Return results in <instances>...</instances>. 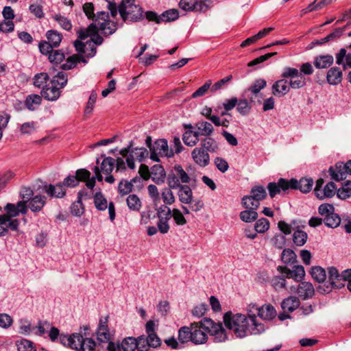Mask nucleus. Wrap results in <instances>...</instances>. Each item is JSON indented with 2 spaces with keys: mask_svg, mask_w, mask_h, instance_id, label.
<instances>
[{
  "mask_svg": "<svg viewBox=\"0 0 351 351\" xmlns=\"http://www.w3.org/2000/svg\"><path fill=\"white\" fill-rule=\"evenodd\" d=\"M48 58L51 62L59 64L64 59V54L60 50L53 49L49 53Z\"/></svg>",
  "mask_w": 351,
  "mask_h": 351,
  "instance_id": "63",
  "label": "nucleus"
},
{
  "mask_svg": "<svg viewBox=\"0 0 351 351\" xmlns=\"http://www.w3.org/2000/svg\"><path fill=\"white\" fill-rule=\"evenodd\" d=\"M47 42L50 43L53 47L59 46L62 41V36L56 30H49L46 34Z\"/></svg>",
  "mask_w": 351,
  "mask_h": 351,
  "instance_id": "41",
  "label": "nucleus"
},
{
  "mask_svg": "<svg viewBox=\"0 0 351 351\" xmlns=\"http://www.w3.org/2000/svg\"><path fill=\"white\" fill-rule=\"evenodd\" d=\"M208 152H215L218 149V146L213 138L208 137L201 140L200 146Z\"/></svg>",
  "mask_w": 351,
  "mask_h": 351,
  "instance_id": "42",
  "label": "nucleus"
},
{
  "mask_svg": "<svg viewBox=\"0 0 351 351\" xmlns=\"http://www.w3.org/2000/svg\"><path fill=\"white\" fill-rule=\"evenodd\" d=\"M343 79V73L339 67H331L326 75L327 82L331 85H337L340 84Z\"/></svg>",
  "mask_w": 351,
  "mask_h": 351,
  "instance_id": "29",
  "label": "nucleus"
},
{
  "mask_svg": "<svg viewBox=\"0 0 351 351\" xmlns=\"http://www.w3.org/2000/svg\"><path fill=\"white\" fill-rule=\"evenodd\" d=\"M172 189L169 188H165L161 193L162 199L164 202V204L167 205H171L173 204L176 201V197L173 195V193L171 191Z\"/></svg>",
  "mask_w": 351,
  "mask_h": 351,
  "instance_id": "51",
  "label": "nucleus"
},
{
  "mask_svg": "<svg viewBox=\"0 0 351 351\" xmlns=\"http://www.w3.org/2000/svg\"><path fill=\"white\" fill-rule=\"evenodd\" d=\"M311 274L312 278L318 282H324L326 278L325 270L319 266L312 267Z\"/></svg>",
  "mask_w": 351,
  "mask_h": 351,
  "instance_id": "49",
  "label": "nucleus"
},
{
  "mask_svg": "<svg viewBox=\"0 0 351 351\" xmlns=\"http://www.w3.org/2000/svg\"><path fill=\"white\" fill-rule=\"evenodd\" d=\"M289 185H293L294 187H290V189H299L304 193L311 191L313 185V180L311 178H302L299 181L292 178L289 180Z\"/></svg>",
  "mask_w": 351,
  "mask_h": 351,
  "instance_id": "21",
  "label": "nucleus"
},
{
  "mask_svg": "<svg viewBox=\"0 0 351 351\" xmlns=\"http://www.w3.org/2000/svg\"><path fill=\"white\" fill-rule=\"evenodd\" d=\"M297 293L303 300L311 298L315 293V289L313 285L308 282H302L299 284Z\"/></svg>",
  "mask_w": 351,
  "mask_h": 351,
  "instance_id": "26",
  "label": "nucleus"
},
{
  "mask_svg": "<svg viewBox=\"0 0 351 351\" xmlns=\"http://www.w3.org/2000/svg\"><path fill=\"white\" fill-rule=\"evenodd\" d=\"M136 340L137 344L136 349L138 351H149L151 346H149L148 340L145 335L138 337V338H136Z\"/></svg>",
  "mask_w": 351,
  "mask_h": 351,
  "instance_id": "55",
  "label": "nucleus"
},
{
  "mask_svg": "<svg viewBox=\"0 0 351 351\" xmlns=\"http://www.w3.org/2000/svg\"><path fill=\"white\" fill-rule=\"evenodd\" d=\"M132 188L133 184L132 182L122 180L119 184L118 191L121 195H125L130 193L132 191Z\"/></svg>",
  "mask_w": 351,
  "mask_h": 351,
  "instance_id": "61",
  "label": "nucleus"
},
{
  "mask_svg": "<svg viewBox=\"0 0 351 351\" xmlns=\"http://www.w3.org/2000/svg\"><path fill=\"white\" fill-rule=\"evenodd\" d=\"M211 1L208 0H180V8L184 11L205 12L210 7Z\"/></svg>",
  "mask_w": 351,
  "mask_h": 351,
  "instance_id": "12",
  "label": "nucleus"
},
{
  "mask_svg": "<svg viewBox=\"0 0 351 351\" xmlns=\"http://www.w3.org/2000/svg\"><path fill=\"white\" fill-rule=\"evenodd\" d=\"M269 228V222L265 218L258 219L255 225L254 228L256 232L263 233L266 232Z\"/></svg>",
  "mask_w": 351,
  "mask_h": 351,
  "instance_id": "60",
  "label": "nucleus"
},
{
  "mask_svg": "<svg viewBox=\"0 0 351 351\" xmlns=\"http://www.w3.org/2000/svg\"><path fill=\"white\" fill-rule=\"evenodd\" d=\"M75 176L78 182L82 181L86 182V186L90 189H93L95 185V178L90 176V172L86 169H80L76 171Z\"/></svg>",
  "mask_w": 351,
  "mask_h": 351,
  "instance_id": "28",
  "label": "nucleus"
},
{
  "mask_svg": "<svg viewBox=\"0 0 351 351\" xmlns=\"http://www.w3.org/2000/svg\"><path fill=\"white\" fill-rule=\"evenodd\" d=\"M208 153L209 152L206 150L198 147H195L191 152V156L195 163L202 167H205L210 163V156Z\"/></svg>",
  "mask_w": 351,
  "mask_h": 351,
  "instance_id": "20",
  "label": "nucleus"
},
{
  "mask_svg": "<svg viewBox=\"0 0 351 351\" xmlns=\"http://www.w3.org/2000/svg\"><path fill=\"white\" fill-rule=\"evenodd\" d=\"M195 128L197 129L199 135L204 136H209L214 132L212 123L208 121H199L195 124Z\"/></svg>",
  "mask_w": 351,
  "mask_h": 351,
  "instance_id": "37",
  "label": "nucleus"
},
{
  "mask_svg": "<svg viewBox=\"0 0 351 351\" xmlns=\"http://www.w3.org/2000/svg\"><path fill=\"white\" fill-rule=\"evenodd\" d=\"M334 62V58L332 56L327 55H319L315 58L314 65L317 69H326L330 67Z\"/></svg>",
  "mask_w": 351,
  "mask_h": 351,
  "instance_id": "33",
  "label": "nucleus"
},
{
  "mask_svg": "<svg viewBox=\"0 0 351 351\" xmlns=\"http://www.w3.org/2000/svg\"><path fill=\"white\" fill-rule=\"evenodd\" d=\"M6 214L0 215V225H5L9 221V218L19 215V208L13 204H7L5 206Z\"/></svg>",
  "mask_w": 351,
  "mask_h": 351,
  "instance_id": "34",
  "label": "nucleus"
},
{
  "mask_svg": "<svg viewBox=\"0 0 351 351\" xmlns=\"http://www.w3.org/2000/svg\"><path fill=\"white\" fill-rule=\"evenodd\" d=\"M179 13L177 9H170L164 12L161 15L162 22H171L178 19Z\"/></svg>",
  "mask_w": 351,
  "mask_h": 351,
  "instance_id": "50",
  "label": "nucleus"
},
{
  "mask_svg": "<svg viewBox=\"0 0 351 351\" xmlns=\"http://www.w3.org/2000/svg\"><path fill=\"white\" fill-rule=\"evenodd\" d=\"M36 128V123L34 121L25 122L20 126L21 134H31Z\"/></svg>",
  "mask_w": 351,
  "mask_h": 351,
  "instance_id": "59",
  "label": "nucleus"
},
{
  "mask_svg": "<svg viewBox=\"0 0 351 351\" xmlns=\"http://www.w3.org/2000/svg\"><path fill=\"white\" fill-rule=\"evenodd\" d=\"M49 76L46 73H40L34 77V85L38 88L43 87L46 85Z\"/></svg>",
  "mask_w": 351,
  "mask_h": 351,
  "instance_id": "56",
  "label": "nucleus"
},
{
  "mask_svg": "<svg viewBox=\"0 0 351 351\" xmlns=\"http://www.w3.org/2000/svg\"><path fill=\"white\" fill-rule=\"evenodd\" d=\"M203 329L215 337L217 342H223L227 339L226 330L223 328L221 323H215L212 319L204 318L202 320Z\"/></svg>",
  "mask_w": 351,
  "mask_h": 351,
  "instance_id": "7",
  "label": "nucleus"
},
{
  "mask_svg": "<svg viewBox=\"0 0 351 351\" xmlns=\"http://www.w3.org/2000/svg\"><path fill=\"white\" fill-rule=\"evenodd\" d=\"M308 239V234L306 232L302 230H295L293 234V241L297 246L304 245Z\"/></svg>",
  "mask_w": 351,
  "mask_h": 351,
  "instance_id": "45",
  "label": "nucleus"
},
{
  "mask_svg": "<svg viewBox=\"0 0 351 351\" xmlns=\"http://www.w3.org/2000/svg\"><path fill=\"white\" fill-rule=\"evenodd\" d=\"M51 81H54L55 85L61 90L67 84V75L63 72H59Z\"/></svg>",
  "mask_w": 351,
  "mask_h": 351,
  "instance_id": "54",
  "label": "nucleus"
},
{
  "mask_svg": "<svg viewBox=\"0 0 351 351\" xmlns=\"http://www.w3.org/2000/svg\"><path fill=\"white\" fill-rule=\"evenodd\" d=\"M157 217L158 219H170L172 215V210L166 205L160 206L157 209Z\"/></svg>",
  "mask_w": 351,
  "mask_h": 351,
  "instance_id": "58",
  "label": "nucleus"
},
{
  "mask_svg": "<svg viewBox=\"0 0 351 351\" xmlns=\"http://www.w3.org/2000/svg\"><path fill=\"white\" fill-rule=\"evenodd\" d=\"M86 62L85 58L81 55H73L69 57L64 64L61 66V68L64 70H69L74 68L77 62Z\"/></svg>",
  "mask_w": 351,
  "mask_h": 351,
  "instance_id": "39",
  "label": "nucleus"
},
{
  "mask_svg": "<svg viewBox=\"0 0 351 351\" xmlns=\"http://www.w3.org/2000/svg\"><path fill=\"white\" fill-rule=\"evenodd\" d=\"M190 181L189 174L180 165H175L167 178V182L170 189H177L183 185L182 184L189 183Z\"/></svg>",
  "mask_w": 351,
  "mask_h": 351,
  "instance_id": "6",
  "label": "nucleus"
},
{
  "mask_svg": "<svg viewBox=\"0 0 351 351\" xmlns=\"http://www.w3.org/2000/svg\"><path fill=\"white\" fill-rule=\"evenodd\" d=\"M114 165V159L111 157L105 158L101 165V169L103 173L110 174Z\"/></svg>",
  "mask_w": 351,
  "mask_h": 351,
  "instance_id": "52",
  "label": "nucleus"
},
{
  "mask_svg": "<svg viewBox=\"0 0 351 351\" xmlns=\"http://www.w3.org/2000/svg\"><path fill=\"white\" fill-rule=\"evenodd\" d=\"M42 100V95L40 96L36 94L29 95L25 100V106L29 110L34 111L40 106Z\"/></svg>",
  "mask_w": 351,
  "mask_h": 351,
  "instance_id": "35",
  "label": "nucleus"
},
{
  "mask_svg": "<svg viewBox=\"0 0 351 351\" xmlns=\"http://www.w3.org/2000/svg\"><path fill=\"white\" fill-rule=\"evenodd\" d=\"M252 308H255L258 311V316L265 320H271L274 319L276 315V311L271 304H265L261 307H258L256 304H250L249 306Z\"/></svg>",
  "mask_w": 351,
  "mask_h": 351,
  "instance_id": "23",
  "label": "nucleus"
},
{
  "mask_svg": "<svg viewBox=\"0 0 351 351\" xmlns=\"http://www.w3.org/2000/svg\"><path fill=\"white\" fill-rule=\"evenodd\" d=\"M119 14L124 21H136L143 17V10L138 5H131L119 10Z\"/></svg>",
  "mask_w": 351,
  "mask_h": 351,
  "instance_id": "17",
  "label": "nucleus"
},
{
  "mask_svg": "<svg viewBox=\"0 0 351 351\" xmlns=\"http://www.w3.org/2000/svg\"><path fill=\"white\" fill-rule=\"evenodd\" d=\"M319 213L324 217L323 221L329 228H336L341 223L340 217L335 213V208L329 204H323L319 206Z\"/></svg>",
  "mask_w": 351,
  "mask_h": 351,
  "instance_id": "8",
  "label": "nucleus"
},
{
  "mask_svg": "<svg viewBox=\"0 0 351 351\" xmlns=\"http://www.w3.org/2000/svg\"><path fill=\"white\" fill-rule=\"evenodd\" d=\"M281 77L282 78H289V86L293 89H299L306 85L304 76L295 68L285 67Z\"/></svg>",
  "mask_w": 351,
  "mask_h": 351,
  "instance_id": "10",
  "label": "nucleus"
},
{
  "mask_svg": "<svg viewBox=\"0 0 351 351\" xmlns=\"http://www.w3.org/2000/svg\"><path fill=\"white\" fill-rule=\"evenodd\" d=\"M300 301L295 296H289L282 300L281 308L284 312L291 313L300 306Z\"/></svg>",
  "mask_w": 351,
  "mask_h": 351,
  "instance_id": "32",
  "label": "nucleus"
},
{
  "mask_svg": "<svg viewBox=\"0 0 351 351\" xmlns=\"http://www.w3.org/2000/svg\"><path fill=\"white\" fill-rule=\"evenodd\" d=\"M19 351H35L33 343L27 339H23L17 343Z\"/></svg>",
  "mask_w": 351,
  "mask_h": 351,
  "instance_id": "64",
  "label": "nucleus"
},
{
  "mask_svg": "<svg viewBox=\"0 0 351 351\" xmlns=\"http://www.w3.org/2000/svg\"><path fill=\"white\" fill-rule=\"evenodd\" d=\"M336 191V185L334 182H330L320 191L317 192V197L319 199L332 197L335 195Z\"/></svg>",
  "mask_w": 351,
  "mask_h": 351,
  "instance_id": "36",
  "label": "nucleus"
},
{
  "mask_svg": "<svg viewBox=\"0 0 351 351\" xmlns=\"http://www.w3.org/2000/svg\"><path fill=\"white\" fill-rule=\"evenodd\" d=\"M174 155L173 148L169 149L167 141L162 138L156 140L151 148L150 158L158 162L159 156L172 157Z\"/></svg>",
  "mask_w": 351,
  "mask_h": 351,
  "instance_id": "11",
  "label": "nucleus"
},
{
  "mask_svg": "<svg viewBox=\"0 0 351 351\" xmlns=\"http://www.w3.org/2000/svg\"><path fill=\"white\" fill-rule=\"evenodd\" d=\"M98 28L95 23H90L86 28H80L77 32L78 38L80 40H84L88 36L93 34H97Z\"/></svg>",
  "mask_w": 351,
  "mask_h": 351,
  "instance_id": "38",
  "label": "nucleus"
},
{
  "mask_svg": "<svg viewBox=\"0 0 351 351\" xmlns=\"http://www.w3.org/2000/svg\"><path fill=\"white\" fill-rule=\"evenodd\" d=\"M242 204L246 209H252L256 210L259 207L260 202H258L252 195H245L242 198Z\"/></svg>",
  "mask_w": 351,
  "mask_h": 351,
  "instance_id": "48",
  "label": "nucleus"
},
{
  "mask_svg": "<svg viewBox=\"0 0 351 351\" xmlns=\"http://www.w3.org/2000/svg\"><path fill=\"white\" fill-rule=\"evenodd\" d=\"M61 90L55 85L54 81H50L41 91V95L48 101H56L60 96Z\"/></svg>",
  "mask_w": 351,
  "mask_h": 351,
  "instance_id": "22",
  "label": "nucleus"
},
{
  "mask_svg": "<svg viewBox=\"0 0 351 351\" xmlns=\"http://www.w3.org/2000/svg\"><path fill=\"white\" fill-rule=\"evenodd\" d=\"M94 204L96 208L99 210H105L108 208L110 221H113L114 220L116 216L114 204L112 202L108 204L107 199L101 192L95 193Z\"/></svg>",
  "mask_w": 351,
  "mask_h": 351,
  "instance_id": "14",
  "label": "nucleus"
},
{
  "mask_svg": "<svg viewBox=\"0 0 351 351\" xmlns=\"http://www.w3.org/2000/svg\"><path fill=\"white\" fill-rule=\"evenodd\" d=\"M60 343L75 351H96V342L92 338H84L80 332L62 335L60 337Z\"/></svg>",
  "mask_w": 351,
  "mask_h": 351,
  "instance_id": "3",
  "label": "nucleus"
},
{
  "mask_svg": "<svg viewBox=\"0 0 351 351\" xmlns=\"http://www.w3.org/2000/svg\"><path fill=\"white\" fill-rule=\"evenodd\" d=\"M95 23L98 31L100 30L105 36L114 34L117 29V23L110 20V16L106 12H98L95 19Z\"/></svg>",
  "mask_w": 351,
  "mask_h": 351,
  "instance_id": "9",
  "label": "nucleus"
},
{
  "mask_svg": "<svg viewBox=\"0 0 351 351\" xmlns=\"http://www.w3.org/2000/svg\"><path fill=\"white\" fill-rule=\"evenodd\" d=\"M108 315L101 317L96 330L97 341L100 343H108V345L109 344V342H112L111 341V335L108 326Z\"/></svg>",
  "mask_w": 351,
  "mask_h": 351,
  "instance_id": "15",
  "label": "nucleus"
},
{
  "mask_svg": "<svg viewBox=\"0 0 351 351\" xmlns=\"http://www.w3.org/2000/svg\"><path fill=\"white\" fill-rule=\"evenodd\" d=\"M43 190L51 197L62 198L66 195V189L62 183L45 185Z\"/></svg>",
  "mask_w": 351,
  "mask_h": 351,
  "instance_id": "25",
  "label": "nucleus"
},
{
  "mask_svg": "<svg viewBox=\"0 0 351 351\" xmlns=\"http://www.w3.org/2000/svg\"><path fill=\"white\" fill-rule=\"evenodd\" d=\"M185 128L187 130L183 134L182 140L186 145L193 147L199 141V133L197 131H194L191 124L185 125Z\"/></svg>",
  "mask_w": 351,
  "mask_h": 351,
  "instance_id": "24",
  "label": "nucleus"
},
{
  "mask_svg": "<svg viewBox=\"0 0 351 351\" xmlns=\"http://www.w3.org/2000/svg\"><path fill=\"white\" fill-rule=\"evenodd\" d=\"M171 217L173 218L175 223L178 226H183L186 223V220L183 213L178 208H173L172 210Z\"/></svg>",
  "mask_w": 351,
  "mask_h": 351,
  "instance_id": "62",
  "label": "nucleus"
},
{
  "mask_svg": "<svg viewBox=\"0 0 351 351\" xmlns=\"http://www.w3.org/2000/svg\"><path fill=\"white\" fill-rule=\"evenodd\" d=\"M178 341L181 343L191 341L194 344H203L207 341L208 335L203 329L202 320L193 322L190 326H182L178 330Z\"/></svg>",
  "mask_w": 351,
  "mask_h": 351,
  "instance_id": "2",
  "label": "nucleus"
},
{
  "mask_svg": "<svg viewBox=\"0 0 351 351\" xmlns=\"http://www.w3.org/2000/svg\"><path fill=\"white\" fill-rule=\"evenodd\" d=\"M277 271L285 276H276L271 279V285L276 290L285 288V278H293L295 281L299 282L302 280L305 276L304 268L302 265H295L292 269H289L286 266H278L277 267Z\"/></svg>",
  "mask_w": 351,
  "mask_h": 351,
  "instance_id": "4",
  "label": "nucleus"
},
{
  "mask_svg": "<svg viewBox=\"0 0 351 351\" xmlns=\"http://www.w3.org/2000/svg\"><path fill=\"white\" fill-rule=\"evenodd\" d=\"M281 261L287 265H292L297 262V255L293 250L284 249L281 254Z\"/></svg>",
  "mask_w": 351,
  "mask_h": 351,
  "instance_id": "40",
  "label": "nucleus"
},
{
  "mask_svg": "<svg viewBox=\"0 0 351 351\" xmlns=\"http://www.w3.org/2000/svg\"><path fill=\"white\" fill-rule=\"evenodd\" d=\"M240 219L246 223H251L256 220L258 218V213L255 210L246 209L241 211L239 214Z\"/></svg>",
  "mask_w": 351,
  "mask_h": 351,
  "instance_id": "44",
  "label": "nucleus"
},
{
  "mask_svg": "<svg viewBox=\"0 0 351 351\" xmlns=\"http://www.w3.org/2000/svg\"><path fill=\"white\" fill-rule=\"evenodd\" d=\"M287 78H282L276 81L272 86L273 94L278 96L285 95L290 90L289 83Z\"/></svg>",
  "mask_w": 351,
  "mask_h": 351,
  "instance_id": "31",
  "label": "nucleus"
},
{
  "mask_svg": "<svg viewBox=\"0 0 351 351\" xmlns=\"http://www.w3.org/2000/svg\"><path fill=\"white\" fill-rule=\"evenodd\" d=\"M267 82L263 79L256 80L253 84L249 87L248 91L251 92L254 95L258 94L260 90L265 87Z\"/></svg>",
  "mask_w": 351,
  "mask_h": 351,
  "instance_id": "57",
  "label": "nucleus"
},
{
  "mask_svg": "<svg viewBox=\"0 0 351 351\" xmlns=\"http://www.w3.org/2000/svg\"><path fill=\"white\" fill-rule=\"evenodd\" d=\"M178 196L179 201L184 204L193 203V191L188 185H182L178 187Z\"/></svg>",
  "mask_w": 351,
  "mask_h": 351,
  "instance_id": "27",
  "label": "nucleus"
},
{
  "mask_svg": "<svg viewBox=\"0 0 351 351\" xmlns=\"http://www.w3.org/2000/svg\"><path fill=\"white\" fill-rule=\"evenodd\" d=\"M290 187H294V186L289 185V180L280 178L278 182H269L267 188L270 197L274 198L281 192L286 193Z\"/></svg>",
  "mask_w": 351,
  "mask_h": 351,
  "instance_id": "18",
  "label": "nucleus"
},
{
  "mask_svg": "<svg viewBox=\"0 0 351 351\" xmlns=\"http://www.w3.org/2000/svg\"><path fill=\"white\" fill-rule=\"evenodd\" d=\"M136 340L133 337L124 338L121 343L115 344L109 342L107 346L108 351H134L136 349Z\"/></svg>",
  "mask_w": 351,
  "mask_h": 351,
  "instance_id": "16",
  "label": "nucleus"
},
{
  "mask_svg": "<svg viewBox=\"0 0 351 351\" xmlns=\"http://www.w3.org/2000/svg\"><path fill=\"white\" fill-rule=\"evenodd\" d=\"M128 208L134 211H138L141 208V202L136 195H130L126 199Z\"/></svg>",
  "mask_w": 351,
  "mask_h": 351,
  "instance_id": "46",
  "label": "nucleus"
},
{
  "mask_svg": "<svg viewBox=\"0 0 351 351\" xmlns=\"http://www.w3.org/2000/svg\"><path fill=\"white\" fill-rule=\"evenodd\" d=\"M332 179L340 181L346 178V176L351 175V160L346 163L339 162L335 167H330L328 170Z\"/></svg>",
  "mask_w": 351,
  "mask_h": 351,
  "instance_id": "13",
  "label": "nucleus"
},
{
  "mask_svg": "<svg viewBox=\"0 0 351 351\" xmlns=\"http://www.w3.org/2000/svg\"><path fill=\"white\" fill-rule=\"evenodd\" d=\"M328 274L330 288L327 287V290H324L326 292H330L332 288L343 287L348 278H351V269H346L339 274L336 267H330L328 268Z\"/></svg>",
  "mask_w": 351,
  "mask_h": 351,
  "instance_id": "5",
  "label": "nucleus"
},
{
  "mask_svg": "<svg viewBox=\"0 0 351 351\" xmlns=\"http://www.w3.org/2000/svg\"><path fill=\"white\" fill-rule=\"evenodd\" d=\"M250 195L256 199L258 202L265 199L267 197V192L263 186H255L250 191Z\"/></svg>",
  "mask_w": 351,
  "mask_h": 351,
  "instance_id": "47",
  "label": "nucleus"
},
{
  "mask_svg": "<svg viewBox=\"0 0 351 351\" xmlns=\"http://www.w3.org/2000/svg\"><path fill=\"white\" fill-rule=\"evenodd\" d=\"M46 199L44 195H36L27 200L28 208L34 213L39 212L46 204Z\"/></svg>",
  "mask_w": 351,
  "mask_h": 351,
  "instance_id": "30",
  "label": "nucleus"
},
{
  "mask_svg": "<svg viewBox=\"0 0 351 351\" xmlns=\"http://www.w3.org/2000/svg\"><path fill=\"white\" fill-rule=\"evenodd\" d=\"M83 191L78 193V200L73 202L71 206V213L75 216L80 217L84 213V207L81 201V197L83 195Z\"/></svg>",
  "mask_w": 351,
  "mask_h": 351,
  "instance_id": "43",
  "label": "nucleus"
},
{
  "mask_svg": "<svg viewBox=\"0 0 351 351\" xmlns=\"http://www.w3.org/2000/svg\"><path fill=\"white\" fill-rule=\"evenodd\" d=\"M157 326L153 320H149L145 324V332L149 346L158 348L161 345V340L156 332Z\"/></svg>",
  "mask_w": 351,
  "mask_h": 351,
  "instance_id": "19",
  "label": "nucleus"
},
{
  "mask_svg": "<svg viewBox=\"0 0 351 351\" xmlns=\"http://www.w3.org/2000/svg\"><path fill=\"white\" fill-rule=\"evenodd\" d=\"M226 326L232 330L239 338H244L250 335H258L265 330L264 325L258 323L256 315L252 309L248 310V316L227 312L223 316Z\"/></svg>",
  "mask_w": 351,
  "mask_h": 351,
  "instance_id": "1",
  "label": "nucleus"
},
{
  "mask_svg": "<svg viewBox=\"0 0 351 351\" xmlns=\"http://www.w3.org/2000/svg\"><path fill=\"white\" fill-rule=\"evenodd\" d=\"M237 110L242 115H245L249 113L251 106L246 99L237 100Z\"/></svg>",
  "mask_w": 351,
  "mask_h": 351,
  "instance_id": "53",
  "label": "nucleus"
}]
</instances>
